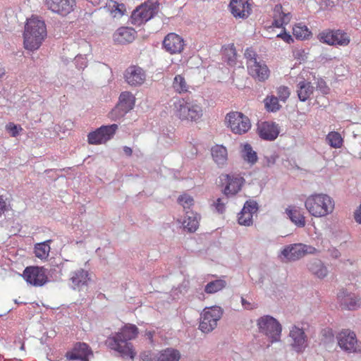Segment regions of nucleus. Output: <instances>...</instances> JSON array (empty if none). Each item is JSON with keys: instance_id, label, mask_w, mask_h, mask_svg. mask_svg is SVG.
Listing matches in <instances>:
<instances>
[{"instance_id": "nucleus-1", "label": "nucleus", "mask_w": 361, "mask_h": 361, "mask_svg": "<svg viewBox=\"0 0 361 361\" xmlns=\"http://www.w3.org/2000/svg\"><path fill=\"white\" fill-rule=\"evenodd\" d=\"M138 333V329L135 325L126 324L118 332L108 336L105 344L111 350L117 352L121 357L133 360L136 352L130 341L135 339Z\"/></svg>"}, {"instance_id": "nucleus-2", "label": "nucleus", "mask_w": 361, "mask_h": 361, "mask_svg": "<svg viewBox=\"0 0 361 361\" xmlns=\"http://www.w3.org/2000/svg\"><path fill=\"white\" fill-rule=\"evenodd\" d=\"M47 36V28L44 20L37 17L27 20L25 26L24 45L29 50L37 49Z\"/></svg>"}, {"instance_id": "nucleus-3", "label": "nucleus", "mask_w": 361, "mask_h": 361, "mask_svg": "<svg viewBox=\"0 0 361 361\" xmlns=\"http://www.w3.org/2000/svg\"><path fill=\"white\" fill-rule=\"evenodd\" d=\"M305 206L312 216L322 217L333 212L334 202L328 195L314 194L306 199Z\"/></svg>"}, {"instance_id": "nucleus-4", "label": "nucleus", "mask_w": 361, "mask_h": 361, "mask_svg": "<svg viewBox=\"0 0 361 361\" xmlns=\"http://www.w3.org/2000/svg\"><path fill=\"white\" fill-rule=\"evenodd\" d=\"M176 115L180 120L197 121L202 116V106L195 101L179 100L175 104Z\"/></svg>"}, {"instance_id": "nucleus-5", "label": "nucleus", "mask_w": 361, "mask_h": 361, "mask_svg": "<svg viewBox=\"0 0 361 361\" xmlns=\"http://www.w3.org/2000/svg\"><path fill=\"white\" fill-rule=\"evenodd\" d=\"M259 333L265 335L271 343L279 341L281 338L282 327L273 317L264 315L257 321Z\"/></svg>"}, {"instance_id": "nucleus-6", "label": "nucleus", "mask_w": 361, "mask_h": 361, "mask_svg": "<svg viewBox=\"0 0 361 361\" xmlns=\"http://www.w3.org/2000/svg\"><path fill=\"white\" fill-rule=\"evenodd\" d=\"M223 310L220 307L213 306L206 308L201 314L200 330L204 334L212 332L217 326V322L221 318Z\"/></svg>"}, {"instance_id": "nucleus-7", "label": "nucleus", "mask_w": 361, "mask_h": 361, "mask_svg": "<svg viewBox=\"0 0 361 361\" xmlns=\"http://www.w3.org/2000/svg\"><path fill=\"white\" fill-rule=\"evenodd\" d=\"M156 0H149L134 10L130 16L131 24L139 26L150 20L157 13Z\"/></svg>"}, {"instance_id": "nucleus-8", "label": "nucleus", "mask_w": 361, "mask_h": 361, "mask_svg": "<svg viewBox=\"0 0 361 361\" xmlns=\"http://www.w3.org/2000/svg\"><path fill=\"white\" fill-rule=\"evenodd\" d=\"M225 121L228 127L235 134H244L251 128L249 118L238 111H231L227 114L225 117Z\"/></svg>"}, {"instance_id": "nucleus-9", "label": "nucleus", "mask_w": 361, "mask_h": 361, "mask_svg": "<svg viewBox=\"0 0 361 361\" xmlns=\"http://www.w3.org/2000/svg\"><path fill=\"white\" fill-rule=\"evenodd\" d=\"M135 105V97L129 92H123L119 96V100L114 109L109 114V117L113 121H117L123 117Z\"/></svg>"}, {"instance_id": "nucleus-10", "label": "nucleus", "mask_w": 361, "mask_h": 361, "mask_svg": "<svg viewBox=\"0 0 361 361\" xmlns=\"http://www.w3.org/2000/svg\"><path fill=\"white\" fill-rule=\"evenodd\" d=\"M319 40L331 46H347L350 43L348 35L341 30H326L318 35Z\"/></svg>"}, {"instance_id": "nucleus-11", "label": "nucleus", "mask_w": 361, "mask_h": 361, "mask_svg": "<svg viewBox=\"0 0 361 361\" xmlns=\"http://www.w3.org/2000/svg\"><path fill=\"white\" fill-rule=\"evenodd\" d=\"M316 249L310 245L295 243L286 246L281 251V255L288 261H296L306 254H313Z\"/></svg>"}, {"instance_id": "nucleus-12", "label": "nucleus", "mask_w": 361, "mask_h": 361, "mask_svg": "<svg viewBox=\"0 0 361 361\" xmlns=\"http://www.w3.org/2000/svg\"><path fill=\"white\" fill-rule=\"evenodd\" d=\"M118 129L117 124L102 126L88 134V142L91 145L104 143L111 140Z\"/></svg>"}, {"instance_id": "nucleus-13", "label": "nucleus", "mask_w": 361, "mask_h": 361, "mask_svg": "<svg viewBox=\"0 0 361 361\" xmlns=\"http://www.w3.org/2000/svg\"><path fill=\"white\" fill-rule=\"evenodd\" d=\"M340 348L347 353L361 352L355 334L348 329H343L336 336Z\"/></svg>"}, {"instance_id": "nucleus-14", "label": "nucleus", "mask_w": 361, "mask_h": 361, "mask_svg": "<svg viewBox=\"0 0 361 361\" xmlns=\"http://www.w3.org/2000/svg\"><path fill=\"white\" fill-rule=\"evenodd\" d=\"M27 283L34 286H42L48 281L46 269L39 267H27L23 274Z\"/></svg>"}, {"instance_id": "nucleus-15", "label": "nucleus", "mask_w": 361, "mask_h": 361, "mask_svg": "<svg viewBox=\"0 0 361 361\" xmlns=\"http://www.w3.org/2000/svg\"><path fill=\"white\" fill-rule=\"evenodd\" d=\"M45 6L53 13L61 16L71 13L76 6L75 0H45Z\"/></svg>"}, {"instance_id": "nucleus-16", "label": "nucleus", "mask_w": 361, "mask_h": 361, "mask_svg": "<svg viewBox=\"0 0 361 361\" xmlns=\"http://www.w3.org/2000/svg\"><path fill=\"white\" fill-rule=\"evenodd\" d=\"M90 280L89 272L82 268L71 271L70 274V286L75 290L83 291L87 290Z\"/></svg>"}, {"instance_id": "nucleus-17", "label": "nucleus", "mask_w": 361, "mask_h": 361, "mask_svg": "<svg viewBox=\"0 0 361 361\" xmlns=\"http://www.w3.org/2000/svg\"><path fill=\"white\" fill-rule=\"evenodd\" d=\"M185 47V42L180 35L171 32L169 33L162 42V48L171 54H180Z\"/></svg>"}, {"instance_id": "nucleus-18", "label": "nucleus", "mask_w": 361, "mask_h": 361, "mask_svg": "<svg viewBox=\"0 0 361 361\" xmlns=\"http://www.w3.org/2000/svg\"><path fill=\"white\" fill-rule=\"evenodd\" d=\"M259 207L255 200H247L238 216V222L240 225L250 226L252 224L253 214L257 213Z\"/></svg>"}, {"instance_id": "nucleus-19", "label": "nucleus", "mask_w": 361, "mask_h": 361, "mask_svg": "<svg viewBox=\"0 0 361 361\" xmlns=\"http://www.w3.org/2000/svg\"><path fill=\"white\" fill-rule=\"evenodd\" d=\"M289 336L291 338V345L294 350L302 353L307 347V336L303 329L293 326L290 330Z\"/></svg>"}, {"instance_id": "nucleus-20", "label": "nucleus", "mask_w": 361, "mask_h": 361, "mask_svg": "<svg viewBox=\"0 0 361 361\" xmlns=\"http://www.w3.org/2000/svg\"><path fill=\"white\" fill-rule=\"evenodd\" d=\"M145 78L144 70L137 66H129L124 73L126 82L133 87L141 85L145 82Z\"/></svg>"}, {"instance_id": "nucleus-21", "label": "nucleus", "mask_w": 361, "mask_h": 361, "mask_svg": "<svg viewBox=\"0 0 361 361\" xmlns=\"http://www.w3.org/2000/svg\"><path fill=\"white\" fill-rule=\"evenodd\" d=\"M89 355H92L89 345L85 343H77L71 351L66 353V357L70 360L89 361Z\"/></svg>"}, {"instance_id": "nucleus-22", "label": "nucleus", "mask_w": 361, "mask_h": 361, "mask_svg": "<svg viewBox=\"0 0 361 361\" xmlns=\"http://www.w3.org/2000/svg\"><path fill=\"white\" fill-rule=\"evenodd\" d=\"M247 68L249 75L259 82L265 81L269 76L270 71L265 62L262 59L251 63Z\"/></svg>"}, {"instance_id": "nucleus-23", "label": "nucleus", "mask_w": 361, "mask_h": 361, "mask_svg": "<svg viewBox=\"0 0 361 361\" xmlns=\"http://www.w3.org/2000/svg\"><path fill=\"white\" fill-rule=\"evenodd\" d=\"M229 7L235 18L243 19L247 18L252 11L248 0H231Z\"/></svg>"}, {"instance_id": "nucleus-24", "label": "nucleus", "mask_w": 361, "mask_h": 361, "mask_svg": "<svg viewBox=\"0 0 361 361\" xmlns=\"http://www.w3.org/2000/svg\"><path fill=\"white\" fill-rule=\"evenodd\" d=\"M259 137L265 140H274L279 135L278 126L274 123L264 122L258 128Z\"/></svg>"}, {"instance_id": "nucleus-25", "label": "nucleus", "mask_w": 361, "mask_h": 361, "mask_svg": "<svg viewBox=\"0 0 361 361\" xmlns=\"http://www.w3.org/2000/svg\"><path fill=\"white\" fill-rule=\"evenodd\" d=\"M211 154L213 161L219 167L223 168L227 164L228 151L224 146L221 145L213 146Z\"/></svg>"}, {"instance_id": "nucleus-26", "label": "nucleus", "mask_w": 361, "mask_h": 361, "mask_svg": "<svg viewBox=\"0 0 361 361\" xmlns=\"http://www.w3.org/2000/svg\"><path fill=\"white\" fill-rule=\"evenodd\" d=\"M227 185L224 193L226 197L234 195L240 190L244 179L240 176L226 175Z\"/></svg>"}, {"instance_id": "nucleus-27", "label": "nucleus", "mask_w": 361, "mask_h": 361, "mask_svg": "<svg viewBox=\"0 0 361 361\" xmlns=\"http://www.w3.org/2000/svg\"><path fill=\"white\" fill-rule=\"evenodd\" d=\"M136 32L129 27H122L116 30L114 35V40L118 44L132 42L135 38Z\"/></svg>"}, {"instance_id": "nucleus-28", "label": "nucleus", "mask_w": 361, "mask_h": 361, "mask_svg": "<svg viewBox=\"0 0 361 361\" xmlns=\"http://www.w3.org/2000/svg\"><path fill=\"white\" fill-rule=\"evenodd\" d=\"M200 216L193 212H187L182 222L183 227L189 233L195 232L199 227Z\"/></svg>"}, {"instance_id": "nucleus-29", "label": "nucleus", "mask_w": 361, "mask_h": 361, "mask_svg": "<svg viewBox=\"0 0 361 361\" xmlns=\"http://www.w3.org/2000/svg\"><path fill=\"white\" fill-rule=\"evenodd\" d=\"M308 270L317 277L324 279L328 274V269L319 259H313L307 264Z\"/></svg>"}, {"instance_id": "nucleus-30", "label": "nucleus", "mask_w": 361, "mask_h": 361, "mask_svg": "<svg viewBox=\"0 0 361 361\" xmlns=\"http://www.w3.org/2000/svg\"><path fill=\"white\" fill-rule=\"evenodd\" d=\"M290 13H285L281 4H276L274 9V21L272 25L276 27H281L290 21Z\"/></svg>"}, {"instance_id": "nucleus-31", "label": "nucleus", "mask_w": 361, "mask_h": 361, "mask_svg": "<svg viewBox=\"0 0 361 361\" xmlns=\"http://www.w3.org/2000/svg\"><path fill=\"white\" fill-rule=\"evenodd\" d=\"M286 214L290 220L298 227L305 226V219L300 210L295 207H289L286 209Z\"/></svg>"}, {"instance_id": "nucleus-32", "label": "nucleus", "mask_w": 361, "mask_h": 361, "mask_svg": "<svg viewBox=\"0 0 361 361\" xmlns=\"http://www.w3.org/2000/svg\"><path fill=\"white\" fill-rule=\"evenodd\" d=\"M297 94L301 102H305L310 99L314 91V87L310 82L302 80L297 85Z\"/></svg>"}, {"instance_id": "nucleus-33", "label": "nucleus", "mask_w": 361, "mask_h": 361, "mask_svg": "<svg viewBox=\"0 0 361 361\" xmlns=\"http://www.w3.org/2000/svg\"><path fill=\"white\" fill-rule=\"evenodd\" d=\"M180 353L178 350L172 348H167L161 350L157 361H179Z\"/></svg>"}, {"instance_id": "nucleus-34", "label": "nucleus", "mask_w": 361, "mask_h": 361, "mask_svg": "<svg viewBox=\"0 0 361 361\" xmlns=\"http://www.w3.org/2000/svg\"><path fill=\"white\" fill-rule=\"evenodd\" d=\"M223 59L230 66H234L236 63V50L233 44L225 46L223 49Z\"/></svg>"}, {"instance_id": "nucleus-35", "label": "nucleus", "mask_w": 361, "mask_h": 361, "mask_svg": "<svg viewBox=\"0 0 361 361\" xmlns=\"http://www.w3.org/2000/svg\"><path fill=\"white\" fill-rule=\"evenodd\" d=\"M51 241V240H49L35 245V254L37 257L39 259H46L49 256V253L50 252L49 243Z\"/></svg>"}, {"instance_id": "nucleus-36", "label": "nucleus", "mask_w": 361, "mask_h": 361, "mask_svg": "<svg viewBox=\"0 0 361 361\" xmlns=\"http://www.w3.org/2000/svg\"><path fill=\"white\" fill-rule=\"evenodd\" d=\"M173 88L176 92L182 94L188 92L189 85L182 75H176L173 81Z\"/></svg>"}, {"instance_id": "nucleus-37", "label": "nucleus", "mask_w": 361, "mask_h": 361, "mask_svg": "<svg viewBox=\"0 0 361 361\" xmlns=\"http://www.w3.org/2000/svg\"><path fill=\"white\" fill-rule=\"evenodd\" d=\"M226 286V281L223 279H216L208 283L204 287V291L208 294H214L224 289Z\"/></svg>"}, {"instance_id": "nucleus-38", "label": "nucleus", "mask_w": 361, "mask_h": 361, "mask_svg": "<svg viewBox=\"0 0 361 361\" xmlns=\"http://www.w3.org/2000/svg\"><path fill=\"white\" fill-rule=\"evenodd\" d=\"M242 157L245 161L254 164L257 161V155L256 152L252 149V147L250 144H245L242 150Z\"/></svg>"}, {"instance_id": "nucleus-39", "label": "nucleus", "mask_w": 361, "mask_h": 361, "mask_svg": "<svg viewBox=\"0 0 361 361\" xmlns=\"http://www.w3.org/2000/svg\"><path fill=\"white\" fill-rule=\"evenodd\" d=\"M326 142L334 148H340L343 145V138L338 132H330L326 137Z\"/></svg>"}, {"instance_id": "nucleus-40", "label": "nucleus", "mask_w": 361, "mask_h": 361, "mask_svg": "<svg viewBox=\"0 0 361 361\" xmlns=\"http://www.w3.org/2000/svg\"><path fill=\"white\" fill-rule=\"evenodd\" d=\"M293 34L296 39H304L311 35V32L306 25L299 23L293 27Z\"/></svg>"}, {"instance_id": "nucleus-41", "label": "nucleus", "mask_w": 361, "mask_h": 361, "mask_svg": "<svg viewBox=\"0 0 361 361\" xmlns=\"http://www.w3.org/2000/svg\"><path fill=\"white\" fill-rule=\"evenodd\" d=\"M264 106L268 111L275 112L280 109L281 105L279 103V98L274 95L267 96L264 100Z\"/></svg>"}, {"instance_id": "nucleus-42", "label": "nucleus", "mask_w": 361, "mask_h": 361, "mask_svg": "<svg viewBox=\"0 0 361 361\" xmlns=\"http://www.w3.org/2000/svg\"><path fill=\"white\" fill-rule=\"evenodd\" d=\"M343 304L350 310H356L361 305V299L354 294L349 295L343 300Z\"/></svg>"}, {"instance_id": "nucleus-43", "label": "nucleus", "mask_w": 361, "mask_h": 361, "mask_svg": "<svg viewBox=\"0 0 361 361\" xmlns=\"http://www.w3.org/2000/svg\"><path fill=\"white\" fill-rule=\"evenodd\" d=\"M244 56L246 59L247 66L251 65V63H256L259 60H261L258 56L255 51L252 47L247 48L244 53Z\"/></svg>"}, {"instance_id": "nucleus-44", "label": "nucleus", "mask_w": 361, "mask_h": 361, "mask_svg": "<svg viewBox=\"0 0 361 361\" xmlns=\"http://www.w3.org/2000/svg\"><path fill=\"white\" fill-rule=\"evenodd\" d=\"M10 208V204L7 202V198L3 195H0V223L4 220V214L9 211Z\"/></svg>"}, {"instance_id": "nucleus-45", "label": "nucleus", "mask_w": 361, "mask_h": 361, "mask_svg": "<svg viewBox=\"0 0 361 361\" xmlns=\"http://www.w3.org/2000/svg\"><path fill=\"white\" fill-rule=\"evenodd\" d=\"M108 6L111 9L112 11H117L121 15L124 14V12L126 11V6L123 4H119L115 1L111 0Z\"/></svg>"}, {"instance_id": "nucleus-46", "label": "nucleus", "mask_w": 361, "mask_h": 361, "mask_svg": "<svg viewBox=\"0 0 361 361\" xmlns=\"http://www.w3.org/2000/svg\"><path fill=\"white\" fill-rule=\"evenodd\" d=\"M321 335L324 343H331L334 341V334L330 328H325L322 330Z\"/></svg>"}, {"instance_id": "nucleus-47", "label": "nucleus", "mask_w": 361, "mask_h": 361, "mask_svg": "<svg viewBox=\"0 0 361 361\" xmlns=\"http://www.w3.org/2000/svg\"><path fill=\"white\" fill-rule=\"evenodd\" d=\"M290 94V92L288 87L280 86L277 89L278 98L282 102H286L289 97Z\"/></svg>"}, {"instance_id": "nucleus-48", "label": "nucleus", "mask_w": 361, "mask_h": 361, "mask_svg": "<svg viewBox=\"0 0 361 361\" xmlns=\"http://www.w3.org/2000/svg\"><path fill=\"white\" fill-rule=\"evenodd\" d=\"M178 202L184 207L189 208L191 205L193 204L194 200L193 198L188 195H180Z\"/></svg>"}, {"instance_id": "nucleus-49", "label": "nucleus", "mask_w": 361, "mask_h": 361, "mask_svg": "<svg viewBox=\"0 0 361 361\" xmlns=\"http://www.w3.org/2000/svg\"><path fill=\"white\" fill-rule=\"evenodd\" d=\"M228 202L227 198H218L216 201L214 202V205L216 209V211L223 214L226 209V204Z\"/></svg>"}, {"instance_id": "nucleus-50", "label": "nucleus", "mask_w": 361, "mask_h": 361, "mask_svg": "<svg viewBox=\"0 0 361 361\" xmlns=\"http://www.w3.org/2000/svg\"><path fill=\"white\" fill-rule=\"evenodd\" d=\"M75 64L78 69H84L87 64L86 57L82 55H78L75 58Z\"/></svg>"}, {"instance_id": "nucleus-51", "label": "nucleus", "mask_w": 361, "mask_h": 361, "mask_svg": "<svg viewBox=\"0 0 361 361\" xmlns=\"http://www.w3.org/2000/svg\"><path fill=\"white\" fill-rule=\"evenodd\" d=\"M19 128L21 130L22 128L15 125L13 123H9L6 126L7 130L11 133V136L16 137L19 133Z\"/></svg>"}, {"instance_id": "nucleus-52", "label": "nucleus", "mask_w": 361, "mask_h": 361, "mask_svg": "<svg viewBox=\"0 0 361 361\" xmlns=\"http://www.w3.org/2000/svg\"><path fill=\"white\" fill-rule=\"evenodd\" d=\"M140 358L142 361H153L150 351H145L140 353Z\"/></svg>"}, {"instance_id": "nucleus-53", "label": "nucleus", "mask_w": 361, "mask_h": 361, "mask_svg": "<svg viewBox=\"0 0 361 361\" xmlns=\"http://www.w3.org/2000/svg\"><path fill=\"white\" fill-rule=\"evenodd\" d=\"M277 37L282 39L287 43H290L293 42V39L292 38L291 35H290L288 33H286V32L279 34L277 35Z\"/></svg>"}, {"instance_id": "nucleus-54", "label": "nucleus", "mask_w": 361, "mask_h": 361, "mask_svg": "<svg viewBox=\"0 0 361 361\" xmlns=\"http://www.w3.org/2000/svg\"><path fill=\"white\" fill-rule=\"evenodd\" d=\"M154 334V331H147L145 334V337L147 340H149L150 344H153V342H154V341H153Z\"/></svg>"}, {"instance_id": "nucleus-55", "label": "nucleus", "mask_w": 361, "mask_h": 361, "mask_svg": "<svg viewBox=\"0 0 361 361\" xmlns=\"http://www.w3.org/2000/svg\"><path fill=\"white\" fill-rule=\"evenodd\" d=\"M330 256L332 258L338 259L341 256V252L336 248L329 250Z\"/></svg>"}, {"instance_id": "nucleus-56", "label": "nucleus", "mask_w": 361, "mask_h": 361, "mask_svg": "<svg viewBox=\"0 0 361 361\" xmlns=\"http://www.w3.org/2000/svg\"><path fill=\"white\" fill-rule=\"evenodd\" d=\"M319 87L321 90V91L324 93V94H327L329 92V88L328 87L325 85V82H321L319 84Z\"/></svg>"}, {"instance_id": "nucleus-57", "label": "nucleus", "mask_w": 361, "mask_h": 361, "mask_svg": "<svg viewBox=\"0 0 361 361\" xmlns=\"http://www.w3.org/2000/svg\"><path fill=\"white\" fill-rule=\"evenodd\" d=\"M241 303L242 305L247 310H252V307L251 306V304L248 302L245 298L243 297L241 298Z\"/></svg>"}, {"instance_id": "nucleus-58", "label": "nucleus", "mask_w": 361, "mask_h": 361, "mask_svg": "<svg viewBox=\"0 0 361 361\" xmlns=\"http://www.w3.org/2000/svg\"><path fill=\"white\" fill-rule=\"evenodd\" d=\"M123 152L128 157L132 155L133 150L130 147L125 146L123 147Z\"/></svg>"}, {"instance_id": "nucleus-59", "label": "nucleus", "mask_w": 361, "mask_h": 361, "mask_svg": "<svg viewBox=\"0 0 361 361\" xmlns=\"http://www.w3.org/2000/svg\"><path fill=\"white\" fill-rule=\"evenodd\" d=\"M5 74V71L4 69H0V78Z\"/></svg>"}, {"instance_id": "nucleus-60", "label": "nucleus", "mask_w": 361, "mask_h": 361, "mask_svg": "<svg viewBox=\"0 0 361 361\" xmlns=\"http://www.w3.org/2000/svg\"><path fill=\"white\" fill-rule=\"evenodd\" d=\"M321 57H322V60H323V59H325V60H332V58H331V57H329V58H328V57H326V56H321Z\"/></svg>"}, {"instance_id": "nucleus-61", "label": "nucleus", "mask_w": 361, "mask_h": 361, "mask_svg": "<svg viewBox=\"0 0 361 361\" xmlns=\"http://www.w3.org/2000/svg\"><path fill=\"white\" fill-rule=\"evenodd\" d=\"M268 162H269V163L274 164V160L271 161V160L269 159H268Z\"/></svg>"}, {"instance_id": "nucleus-62", "label": "nucleus", "mask_w": 361, "mask_h": 361, "mask_svg": "<svg viewBox=\"0 0 361 361\" xmlns=\"http://www.w3.org/2000/svg\"><path fill=\"white\" fill-rule=\"evenodd\" d=\"M20 349H24V345H22V346L20 347Z\"/></svg>"}]
</instances>
